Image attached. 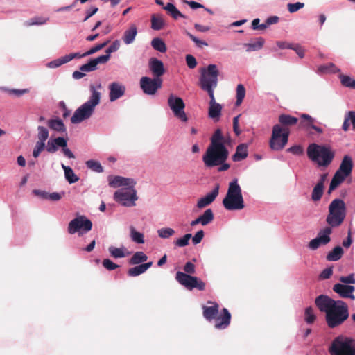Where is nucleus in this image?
I'll return each instance as SVG.
<instances>
[{"label": "nucleus", "instance_id": "f257e3e1", "mask_svg": "<svg viewBox=\"0 0 355 355\" xmlns=\"http://www.w3.org/2000/svg\"><path fill=\"white\" fill-rule=\"evenodd\" d=\"M316 306L321 312L326 313V321L330 328H335L345 321L349 317L348 306L342 300H334L325 295L315 298Z\"/></svg>", "mask_w": 355, "mask_h": 355}, {"label": "nucleus", "instance_id": "f03ea898", "mask_svg": "<svg viewBox=\"0 0 355 355\" xmlns=\"http://www.w3.org/2000/svg\"><path fill=\"white\" fill-rule=\"evenodd\" d=\"M229 151L225 145V138L220 129H217L211 137V143L202 156V161L207 168L217 166L225 162Z\"/></svg>", "mask_w": 355, "mask_h": 355}, {"label": "nucleus", "instance_id": "7ed1b4c3", "mask_svg": "<svg viewBox=\"0 0 355 355\" xmlns=\"http://www.w3.org/2000/svg\"><path fill=\"white\" fill-rule=\"evenodd\" d=\"M92 95L89 100L79 107L71 118V122L78 124L85 120L89 119L93 114L95 107L98 105L101 100V93L96 90L94 85L90 86Z\"/></svg>", "mask_w": 355, "mask_h": 355}, {"label": "nucleus", "instance_id": "20e7f679", "mask_svg": "<svg viewBox=\"0 0 355 355\" xmlns=\"http://www.w3.org/2000/svg\"><path fill=\"white\" fill-rule=\"evenodd\" d=\"M218 75L219 71L216 64H209L207 69L203 68L201 70L200 87L207 92L210 97L209 104L217 103L214 98V88L217 87Z\"/></svg>", "mask_w": 355, "mask_h": 355}, {"label": "nucleus", "instance_id": "39448f33", "mask_svg": "<svg viewBox=\"0 0 355 355\" xmlns=\"http://www.w3.org/2000/svg\"><path fill=\"white\" fill-rule=\"evenodd\" d=\"M185 272L180 271L177 272L175 279L186 288L193 290L197 288L199 291H204L206 284L200 279L191 276L189 274L195 273V265L191 262H187L184 266Z\"/></svg>", "mask_w": 355, "mask_h": 355}, {"label": "nucleus", "instance_id": "423d86ee", "mask_svg": "<svg viewBox=\"0 0 355 355\" xmlns=\"http://www.w3.org/2000/svg\"><path fill=\"white\" fill-rule=\"evenodd\" d=\"M223 205L227 210H240L245 207L241 188L236 179L230 182L227 192L223 200Z\"/></svg>", "mask_w": 355, "mask_h": 355}, {"label": "nucleus", "instance_id": "0eeeda50", "mask_svg": "<svg viewBox=\"0 0 355 355\" xmlns=\"http://www.w3.org/2000/svg\"><path fill=\"white\" fill-rule=\"evenodd\" d=\"M307 156L320 166H328L334 158V153L325 146L311 144L307 148Z\"/></svg>", "mask_w": 355, "mask_h": 355}, {"label": "nucleus", "instance_id": "6e6552de", "mask_svg": "<svg viewBox=\"0 0 355 355\" xmlns=\"http://www.w3.org/2000/svg\"><path fill=\"white\" fill-rule=\"evenodd\" d=\"M347 214L345 202L339 198L333 200L329 205V214L326 222L329 227H339L344 221Z\"/></svg>", "mask_w": 355, "mask_h": 355}, {"label": "nucleus", "instance_id": "1a4fd4ad", "mask_svg": "<svg viewBox=\"0 0 355 355\" xmlns=\"http://www.w3.org/2000/svg\"><path fill=\"white\" fill-rule=\"evenodd\" d=\"M331 355H355V340L347 337H337L331 343Z\"/></svg>", "mask_w": 355, "mask_h": 355}, {"label": "nucleus", "instance_id": "9d476101", "mask_svg": "<svg viewBox=\"0 0 355 355\" xmlns=\"http://www.w3.org/2000/svg\"><path fill=\"white\" fill-rule=\"evenodd\" d=\"M289 131L288 128L276 124L272 128V135L270 139V147L273 150H281L288 141Z\"/></svg>", "mask_w": 355, "mask_h": 355}, {"label": "nucleus", "instance_id": "9b49d317", "mask_svg": "<svg viewBox=\"0 0 355 355\" xmlns=\"http://www.w3.org/2000/svg\"><path fill=\"white\" fill-rule=\"evenodd\" d=\"M114 199L123 206H135V201L138 199L137 191L134 187L118 189L114 194Z\"/></svg>", "mask_w": 355, "mask_h": 355}, {"label": "nucleus", "instance_id": "f8f14e48", "mask_svg": "<svg viewBox=\"0 0 355 355\" xmlns=\"http://www.w3.org/2000/svg\"><path fill=\"white\" fill-rule=\"evenodd\" d=\"M92 228V221L85 216H78L71 220L68 225V232L73 234L78 232L79 235L90 231Z\"/></svg>", "mask_w": 355, "mask_h": 355}, {"label": "nucleus", "instance_id": "ddd939ff", "mask_svg": "<svg viewBox=\"0 0 355 355\" xmlns=\"http://www.w3.org/2000/svg\"><path fill=\"white\" fill-rule=\"evenodd\" d=\"M168 105L175 117L184 122L188 121V118L184 110L185 104L180 97L175 96L173 94H170L168 98Z\"/></svg>", "mask_w": 355, "mask_h": 355}, {"label": "nucleus", "instance_id": "4468645a", "mask_svg": "<svg viewBox=\"0 0 355 355\" xmlns=\"http://www.w3.org/2000/svg\"><path fill=\"white\" fill-rule=\"evenodd\" d=\"M162 80L161 78H151L147 76L140 79V87L143 92L148 95H154L162 87Z\"/></svg>", "mask_w": 355, "mask_h": 355}, {"label": "nucleus", "instance_id": "2eb2a0df", "mask_svg": "<svg viewBox=\"0 0 355 355\" xmlns=\"http://www.w3.org/2000/svg\"><path fill=\"white\" fill-rule=\"evenodd\" d=\"M332 232L331 227H326L320 230L316 238L312 239L309 243V248L313 250L318 249L320 245H324L331 241L330 234Z\"/></svg>", "mask_w": 355, "mask_h": 355}, {"label": "nucleus", "instance_id": "dca6fc26", "mask_svg": "<svg viewBox=\"0 0 355 355\" xmlns=\"http://www.w3.org/2000/svg\"><path fill=\"white\" fill-rule=\"evenodd\" d=\"M109 98L111 102H114L124 96L126 88L125 86L118 83L113 82L108 86Z\"/></svg>", "mask_w": 355, "mask_h": 355}, {"label": "nucleus", "instance_id": "f3484780", "mask_svg": "<svg viewBox=\"0 0 355 355\" xmlns=\"http://www.w3.org/2000/svg\"><path fill=\"white\" fill-rule=\"evenodd\" d=\"M109 185L114 188L122 186H127L128 188H132L136 184V182L132 178H124L121 176H109Z\"/></svg>", "mask_w": 355, "mask_h": 355}, {"label": "nucleus", "instance_id": "a211bd4d", "mask_svg": "<svg viewBox=\"0 0 355 355\" xmlns=\"http://www.w3.org/2000/svg\"><path fill=\"white\" fill-rule=\"evenodd\" d=\"M333 291L338 294L341 297L350 298L352 300L355 299V296L353 295V293L355 291V287L354 286L337 283L334 285Z\"/></svg>", "mask_w": 355, "mask_h": 355}, {"label": "nucleus", "instance_id": "6ab92c4d", "mask_svg": "<svg viewBox=\"0 0 355 355\" xmlns=\"http://www.w3.org/2000/svg\"><path fill=\"white\" fill-rule=\"evenodd\" d=\"M207 304L211 306H202V315L207 320L211 321L216 319L218 314L219 305L217 302L213 301H208Z\"/></svg>", "mask_w": 355, "mask_h": 355}, {"label": "nucleus", "instance_id": "aec40b11", "mask_svg": "<svg viewBox=\"0 0 355 355\" xmlns=\"http://www.w3.org/2000/svg\"><path fill=\"white\" fill-rule=\"evenodd\" d=\"M108 61V55H100L96 58L90 60L87 64H83L80 67V71L83 72H91L97 69L98 64H105Z\"/></svg>", "mask_w": 355, "mask_h": 355}, {"label": "nucleus", "instance_id": "412c9836", "mask_svg": "<svg viewBox=\"0 0 355 355\" xmlns=\"http://www.w3.org/2000/svg\"><path fill=\"white\" fill-rule=\"evenodd\" d=\"M148 67L153 75L156 78H160V77L165 73L163 62L156 58H150Z\"/></svg>", "mask_w": 355, "mask_h": 355}, {"label": "nucleus", "instance_id": "4be33fe9", "mask_svg": "<svg viewBox=\"0 0 355 355\" xmlns=\"http://www.w3.org/2000/svg\"><path fill=\"white\" fill-rule=\"evenodd\" d=\"M219 193V184H216L215 188L205 196L200 198L197 202V207L202 209L209 205L211 204Z\"/></svg>", "mask_w": 355, "mask_h": 355}, {"label": "nucleus", "instance_id": "5701e85b", "mask_svg": "<svg viewBox=\"0 0 355 355\" xmlns=\"http://www.w3.org/2000/svg\"><path fill=\"white\" fill-rule=\"evenodd\" d=\"M231 314L226 308H223L221 311V314L216 317L215 328L218 329H225L230 324Z\"/></svg>", "mask_w": 355, "mask_h": 355}, {"label": "nucleus", "instance_id": "b1692460", "mask_svg": "<svg viewBox=\"0 0 355 355\" xmlns=\"http://www.w3.org/2000/svg\"><path fill=\"white\" fill-rule=\"evenodd\" d=\"M79 53H69L68 55H66L64 56H62L60 58H58L56 60H54L47 64V67L49 68H57L65 63H67L72 60L74 58H76V57H78Z\"/></svg>", "mask_w": 355, "mask_h": 355}, {"label": "nucleus", "instance_id": "393cba45", "mask_svg": "<svg viewBox=\"0 0 355 355\" xmlns=\"http://www.w3.org/2000/svg\"><path fill=\"white\" fill-rule=\"evenodd\" d=\"M279 18L277 16H271L266 19L264 24H261L260 26H258V24L259 23L260 20L259 18H257L253 19L252 22V28L254 30H264L268 26L277 24L279 21Z\"/></svg>", "mask_w": 355, "mask_h": 355}, {"label": "nucleus", "instance_id": "a878e982", "mask_svg": "<svg viewBox=\"0 0 355 355\" xmlns=\"http://www.w3.org/2000/svg\"><path fill=\"white\" fill-rule=\"evenodd\" d=\"M303 121L301 122V125L304 128H311L314 130L316 132L321 134L323 132V130L315 125L316 122L315 119L311 117L310 115L306 114H303L301 116Z\"/></svg>", "mask_w": 355, "mask_h": 355}, {"label": "nucleus", "instance_id": "bb28decb", "mask_svg": "<svg viewBox=\"0 0 355 355\" xmlns=\"http://www.w3.org/2000/svg\"><path fill=\"white\" fill-rule=\"evenodd\" d=\"M352 167L353 164L352 158L348 155H345L337 171L348 177L352 173Z\"/></svg>", "mask_w": 355, "mask_h": 355}, {"label": "nucleus", "instance_id": "cd10ccee", "mask_svg": "<svg viewBox=\"0 0 355 355\" xmlns=\"http://www.w3.org/2000/svg\"><path fill=\"white\" fill-rule=\"evenodd\" d=\"M137 34V28L136 25L131 24L130 27L125 31L123 35V41L125 44H130L132 43Z\"/></svg>", "mask_w": 355, "mask_h": 355}, {"label": "nucleus", "instance_id": "c85d7f7f", "mask_svg": "<svg viewBox=\"0 0 355 355\" xmlns=\"http://www.w3.org/2000/svg\"><path fill=\"white\" fill-rule=\"evenodd\" d=\"M248 145L245 144H241L236 146V152L232 156L234 162H239L248 157Z\"/></svg>", "mask_w": 355, "mask_h": 355}, {"label": "nucleus", "instance_id": "c756f323", "mask_svg": "<svg viewBox=\"0 0 355 355\" xmlns=\"http://www.w3.org/2000/svg\"><path fill=\"white\" fill-rule=\"evenodd\" d=\"M347 177V175H345L343 173L336 171L330 182L328 193H331L334 190H335Z\"/></svg>", "mask_w": 355, "mask_h": 355}, {"label": "nucleus", "instance_id": "7c9ffc66", "mask_svg": "<svg viewBox=\"0 0 355 355\" xmlns=\"http://www.w3.org/2000/svg\"><path fill=\"white\" fill-rule=\"evenodd\" d=\"M167 13L174 19H178L179 17L186 18V16L181 13L180 10L172 3H168L163 7Z\"/></svg>", "mask_w": 355, "mask_h": 355}, {"label": "nucleus", "instance_id": "2f4dec72", "mask_svg": "<svg viewBox=\"0 0 355 355\" xmlns=\"http://www.w3.org/2000/svg\"><path fill=\"white\" fill-rule=\"evenodd\" d=\"M108 251L110 253V255L115 259L123 258L129 254V252L124 247L116 248L114 246H110L108 248Z\"/></svg>", "mask_w": 355, "mask_h": 355}, {"label": "nucleus", "instance_id": "473e14b6", "mask_svg": "<svg viewBox=\"0 0 355 355\" xmlns=\"http://www.w3.org/2000/svg\"><path fill=\"white\" fill-rule=\"evenodd\" d=\"M148 259L147 255L143 252H137L129 259L128 263L130 265H139L141 263L146 261Z\"/></svg>", "mask_w": 355, "mask_h": 355}, {"label": "nucleus", "instance_id": "72a5a7b5", "mask_svg": "<svg viewBox=\"0 0 355 355\" xmlns=\"http://www.w3.org/2000/svg\"><path fill=\"white\" fill-rule=\"evenodd\" d=\"M343 252L340 246H336L327 254V259L329 261H336L342 257Z\"/></svg>", "mask_w": 355, "mask_h": 355}, {"label": "nucleus", "instance_id": "f704fd0d", "mask_svg": "<svg viewBox=\"0 0 355 355\" xmlns=\"http://www.w3.org/2000/svg\"><path fill=\"white\" fill-rule=\"evenodd\" d=\"M48 126L49 128L59 132H64L66 131V128L60 119H51L48 121Z\"/></svg>", "mask_w": 355, "mask_h": 355}, {"label": "nucleus", "instance_id": "c9c22d12", "mask_svg": "<svg viewBox=\"0 0 355 355\" xmlns=\"http://www.w3.org/2000/svg\"><path fill=\"white\" fill-rule=\"evenodd\" d=\"M62 168L64 171L65 178L70 184H73L78 181L79 178L74 173L71 167L62 164Z\"/></svg>", "mask_w": 355, "mask_h": 355}, {"label": "nucleus", "instance_id": "e433bc0d", "mask_svg": "<svg viewBox=\"0 0 355 355\" xmlns=\"http://www.w3.org/2000/svg\"><path fill=\"white\" fill-rule=\"evenodd\" d=\"M164 21L161 15H153L151 17V28L153 30L159 31L164 26Z\"/></svg>", "mask_w": 355, "mask_h": 355}, {"label": "nucleus", "instance_id": "4c0bfd02", "mask_svg": "<svg viewBox=\"0 0 355 355\" xmlns=\"http://www.w3.org/2000/svg\"><path fill=\"white\" fill-rule=\"evenodd\" d=\"M199 218L202 225H207L214 220V213L211 209H207L204 211L202 215L199 216Z\"/></svg>", "mask_w": 355, "mask_h": 355}, {"label": "nucleus", "instance_id": "58836bf2", "mask_svg": "<svg viewBox=\"0 0 355 355\" xmlns=\"http://www.w3.org/2000/svg\"><path fill=\"white\" fill-rule=\"evenodd\" d=\"M279 121L283 125H293L297 123L298 119L288 114H281L279 116Z\"/></svg>", "mask_w": 355, "mask_h": 355}, {"label": "nucleus", "instance_id": "ea45409f", "mask_svg": "<svg viewBox=\"0 0 355 355\" xmlns=\"http://www.w3.org/2000/svg\"><path fill=\"white\" fill-rule=\"evenodd\" d=\"M349 121L353 125V128H355V112L349 111L345 116V120L343 124V130L347 131L349 127Z\"/></svg>", "mask_w": 355, "mask_h": 355}, {"label": "nucleus", "instance_id": "a19ab883", "mask_svg": "<svg viewBox=\"0 0 355 355\" xmlns=\"http://www.w3.org/2000/svg\"><path fill=\"white\" fill-rule=\"evenodd\" d=\"M109 42H110V40H107V41H105L103 43L96 44V46H94L92 48H91L87 52H85V53H84L83 54L79 53L80 56L76 57V58H83V57H86V56L90 55L92 54H94V53L99 51L102 49H103L105 46H106L109 44Z\"/></svg>", "mask_w": 355, "mask_h": 355}, {"label": "nucleus", "instance_id": "79ce46f5", "mask_svg": "<svg viewBox=\"0 0 355 355\" xmlns=\"http://www.w3.org/2000/svg\"><path fill=\"white\" fill-rule=\"evenodd\" d=\"M222 107L219 103L209 104V116L211 119L218 118L221 114Z\"/></svg>", "mask_w": 355, "mask_h": 355}, {"label": "nucleus", "instance_id": "37998d69", "mask_svg": "<svg viewBox=\"0 0 355 355\" xmlns=\"http://www.w3.org/2000/svg\"><path fill=\"white\" fill-rule=\"evenodd\" d=\"M151 45L153 48L161 53H164L166 51V46L164 41L158 37L153 39L151 41Z\"/></svg>", "mask_w": 355, "mask_h": 355}, {"label": "nucleus", "instance_id": "c03bdc74", "mask_svg": "<svg viewBox=\"0 0 355 355\" xmlns=\"http://www.w3.org/2000/svg\"><path fill=\"white\" fill-rule=\"evenodd\" d=\"M245 96V88L242 84H239L236 87V105H240Z\"/></svg>", "mask_w": 355, "mask_h": 355}, {"label": "nucleus", "instance_id": "a18cd8bd", "mask_svg": "<svg viewBox=\"0 0 355 355\" xmlns=\"http://www.w3.org/2000/svg\"><path fill=\"white\" fill-rule=\"evenodd\" d=\"M264 42V39L259 37L255 42L245 44V46H247V51H257L263 47Z\"/></svg>", "mask_w": 355, "mask_h": 355}, {"label": "nucleus", "instance_id": "49530a36", "mask_svg": "<svg viewBox=\"0 0 355 355\" xmlns=\"http://www.w3.org/2000/svg\"><path fill=\"white\" fill-rule=\"evenodd\" d=\"M324 186L322 183H317L313 189L311 198L314 201L320 200L323 195Z\"/></svg>", "mask_w": 355, "mask_h": 355}, {"label": "nucleus", "instance_id": "de8ad7c7", "mask_svg": "<svg viewBox=\"0 0 355 355\" xmlns=\"http://www.w3.org/2000/svg\"><path fill=\"white\" fill-rule=\"evenodd\" d=\"M85 164H86V166H87V168H89V169H91L95 172L102 173L103 171V166L97 161L90 159V160L87 161Z\"/></svg>", "mask_w": 355, "mask_h": 355}, {"label": "nucleus", "instance_id": "09e8293b", "mask_svg": "<svg viewBox=\"0 0 355 355\" xmlns=\"http://www.w3.org/2000/svg\"><path fill=\"white\" fill-rule=\"evenodd\" d=\"M130 236L132 240L137 243L141 244L144 243V234L136 231L132 227L130 228Z\"/></svg>", "mask_w": 355, "mask_h": 355}, {"label": "nucleus", "instance_id": "8fccbe9b", "mask_svg": "<svg viewBox=\"0 0 355 355\" xmlns=\"http://www.w3.org/2000/svg\"><path fill=\"white\" fill-rule=\"evenodd\" d=\"M340 78L343 86L355 89V80L345 75H340Z\"/></svg>", "mask_w": 355, "mask_h": 355}, {"label": "nucleus", "instance_id": "3c124183", "mask_svg": "<svg viewBox=\"0 0 355 355\" xmlns=\"http://www.w3.org/2000/svg\"><path fill=\"white\" fill-rule=\"evenodd\" d=\"M37 130H38V135H37L38 141H37V142H43L45 144L46 140L49 137L48 130L45 127H43V126H38Z\"/></svg>", "mask_w": 355, "mask_h": 355}, {"label": "nucleus", "instance_id": "603ef678", "mask_svg": "<svg viewBox=\"0 0 355 355\" xmlns=\"http://www.w3.org/2000/svg\"><path fill=\"white\" fill-rule=\"evenodd\" d=\"M315 315L313 313L312 307L309 306L305 309L304 311V320L308 324H312L315 320Z\"/></svg>", "mask_w": 355, "mask_h": 355}, {"label": "nucleus", "instance_id": "864d4df0", "mask_svg": "<svg viewBox=\"0 0 355 355\" xmlns=\"http://www.w3.org/2000/svg\"><path fill=\"white\" fill-rule=\"evenodd\" d=\"M145 272L141 264L137 265L128 270V275L130 277H136Z\"/></svg>", "mask_w": 355, "mask_h": 355}, {"label": "nucleus", "instance_id": "5fc2aeb1", "mask_svg": "<svg viewBox=\"0 0 355 355\" xmlns=\"http://www.w3.org/2000/svg\"><path fill=\"white\" fill-rule=\"evenodd\" d=\"M158 235L162 239H167L175 234V231L172 228L166 227L161 228L157 231Z\"/></svg>", "mask_w": 355, "mask_h": 355}, {"label": "nucleus", "instance_id": "6e6d98bb", "mask_svg": "<svg viewBox=\"0 0 355 355\" xmlns=\"http://www.w3.org/2000/svg\"><path fill=\"white\" fill-rule=\"evenodd\" d=\"M46 22V19L42 17H37L30 19L28 21L25 22V25L31 26L33 25H42Z\"/></svg>", "mask_w": 355, "mask_h": 355}, {"label": "nucleus", "instance_id": "4d7b16f0", "mask_svg": "<svg viewBox=\"0 0 355 355\" xmlns=\"http://www.w3.org/2000/svg\"><path fill=\"white\" fill-rule=\"evenodd\" d=\"M120 47V42L119 40H115L112 42V44L106 49L105 55H108V60L110 58V53L116 51Z\"/></svg>", "mask_w": 355, "mask_h": 355}, {"label": "nucleus", "instance_id": "13d9d810", "mask_svg": "<svg viewBox=\"0 0 355 355\" xmlns=\"http://www.w3.org/2000/svg\"><path fill=\"white\" fill-rule=\"evenodd\" d=\"M191 238V234H186L183 237L177 239L175 244L179 247H184L189 244V241Z\"/></svg>", "mask_w": 355, "mask_h": 355}, {"label": "nucleus", "instance_id": "bf43d9fd", "mask_svg": "<svg viewBox=\"0 0 355 355\" xmlns=\"http://www.w3.org/2000/svg\"><path fill=\"white\" fill-rule=\"evenodd\" d=\"M103 266L107 269V270H114L119 267V265L114 263L112 261H111L109 259H105L103 260L102 262Z\"/></svg>", "mask_w": 355, "mask_h": 355}, {"label": "nucleus", "instance_id": "052dcab7", "mask_svg": "<svg viewBox=\"0 0 355 355\" xmlns=\"http://www.w3.org/2000/svg\"><path fill=\"white\" fill-rule=\"evenodd\" d=\"M45 144L43 142H36L35 146L33 151V155L34 157L37 158L40 153L44 149Z\"/></svg>", "mask_w": 355, "mask_h": 355}, {"label": "nucleus", "instance_id": "680f3d73", "mask_svg": "<svg viewBox=\"0 0 355 355\" xmlns=\"http://www.w3.org/2000/svg\"><path fill=\"white\" fill-rule=\"evenodd\" d=\"M304 6V4L300 2H297L295 3H288V10L291 13H293L297 12L300 8H302Z\"/></svg>", "mask_w": 355, "mask_h": 355}, {"label": "nucleus", "instance_id": "e2e57ef3", "mask_svg": "<svg viewBox=\"0 0 355 355\" xmlns=\"http://www.w3.org/2000/svg\"><path fill=\"white\" fill-rule=\"evenodd\" d=\"M187 35L189 37V38L198 46L202 47V46H207V43L205 41L200 40L193 35L191 34L189 32H187Z\"/></svg>", "mask_w": 355, "mask_h": 355}, {"label": "nucleus", "instance_id": "0e129e2a", "mask_svg": "<svg viewBox=\"0 0 355 355\" xmlns=\"http://www.w3.org/2000/svg\"><path fill=\"white\" fill-rule=\"evenodd\" d=\"M186 62H187V66L190 69H194L197 65V62H196V58L191 55H187Z\"/></svg>", "mask_w": 355, "mask_h": 355}, {"label": "nucleus", "instance_id": "69168bd1", "mask_svg": "<svg viewBox=\"0 0 355 355\" xmlns=\"http://www.w3.org/2000/svg\"><path fill=\"white\" fill-rule=\"evenodd\" d=\"M339 280L343 284H355V277L354 274H350L348 276L340 277Z\"/></svg>", "mask_w": 355, "mask_h": 355}, {"label": "nucleus", "instance_id": "338daca9", "mask_svg": "<svg viewBox=\"0 0 355 355\" xmlns=\"http://www.w3.org/2000/svg\"><path fill=\"white\" fill-rule=\"evenodd\" d=\"M204 237V232L203 230L198 231L196 234L192 238L193 243L196 245L201 242Z\"/></svg>", "mask_w": 355, "mask_h": 355}, {"label": "nucleus", "instance_id": "774afa93", "mask_svg": "<svg viewBox=\"0 0 355 355\" xmlns=\"http://www.w3.org/2000/svg\"><path fill=\"white\" fill-rule=\"evenodd\" d=\"M292 49L296 52L297 55L302 58L304 56V49L298 44H293Z\"/></svg>", "mask_w": 355, "mask_h": 355}]
</instances>
